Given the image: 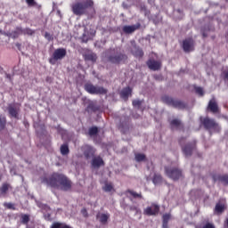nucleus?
Instances as JSON below:
<instances>
[{
    "mask_svg": "<svg viewBox=\"0 0 228 228\" xmlns=\"http://www.w3.org/2000/svg\"><path fill=\"white\" fill-rule=\"evenodd\" d=\"M61 224L60 223H54L51 228H61Z\"/></svg>",
    "mask_w": 228,
    "mask_h": 228,
    "instance_id": "obj_39",
    "label": "nucleus"
},
{
    "mask_svg": "<svg viewBox=\"0 0 228 228\" xmlns=\"http://www.w3.org/2000/svg\"><path fill=\"white\" fill-rule=\"evenodd\" d=\"M84 150H85V156L87 159L90 158V156H94V154H95V151L91 146L86 145L84 147Z\"/></svg>",
    "mask_w": 228,
    "mask_h": 228,
    "instance_id": "obj_17",
    "label": "nucleus"
},
{
    "mask_svg": "<svg viewBox=\"0 0 228 228\" xmlns=\"http://www.w3.org/2000/svg\"><path fill=\"white\" fill-rule=\"evenodd\" d=\"M61 228H70V226L66 225V224H61Z\"/></svg>",
    "mask_w": 228,
    "mask_h": 228,
    "instance_id": "obj_43",
    "label": "nucleus"
},
{
    "mask_svg": "<svg viewBox=\"0 0 228 228\" xmlns=\"http://www.w3.org/2000/svg\"><path fill=\"white\" fill-rule=\"evenodd\" d=\"M131 88L129 87H126L121 91V97L122 99H127V97H129V95H131Z\"/></svg>",
    "mask_w": 228,
    "mask_h": 228,
    "instance_id": "obj_18",
    "label": "nucleus"
},
{
    "mask_svg": "<svg viewBox=\"0 0 228 228\" xmlns=\"http://www.w3.org/2000/svg\"><path fill=\"white\" fill-rule=\"evenodd\" d=\"M214 181H221V183H224L225 184H228V175H221V176H214Z\"/></svg>",
    "mask_w": 228,
    "mask_h": 228,
    "instance_id": "obj_20",
    "label": "nucleus"
},
{
    "mask_svg": "<svg viewBox=\"0 0 228 228\" xmlns=\"http://www.w3.org/2000/svg\"><path fill=\"white\" fill-rule=\"evenodd\" d=\"M102 188L104 191H111L113 190V184L106 183Z\"/></svg>",
    "mask_w": 228,
    "mask_h": 228,
    "instance_id": "obj_29",
    "label": "nucleus"
},
{
    "mask_svg": "<svg viewBox=\"0 0 228 228\" xmlns=\"http://www.w3.org/2000/svg\"><path fill=\"white\" fill-rule=\"evenodd\" d=\"M67 55V50L64 48L56 49L53 53V60H63Z\"/></svg>",
    "mask_w": 228,
    "mask_h": 228,
    "instance_id": "obj_8",
    "label": "nucleus"
},
{
    "mask_svg": "<svg viewBox=\"0 0 228 228\" xmlns=\"http://www.w3.org/2000/svg\"><path fill=\"white\" fill-rule=\"evenodd\" d=\"M183 48L185 53H191V51H193V48H194L193 39L191 38L185 39L183 43Z\"/></svg>",
    "mask_w": 228,
    "mask_h": 228,
    "instance_id": "obj_7",
    "label": "nucleus"
},
{
    "mask_svg": "<svg viewBox=\"0 0 228 228\" xmlns=\"http://www.w3.org/2000/svg\"><path fill=\"white\" fill-rule=\"evenodd\" d=\"M133 106H134L135 108L142 106V101H140V100H134V101L133 102Z\"/></svg>",
    "mask_w": 228,
    "mask_h": 228,
    "instance_id": "obj_35",
    "label": "nucleus"
},
{
    "mask_svg": "<svg viewBox=\"0 0 228 228\" xmlns=\"http://www.w3.org/2000/svg\"><path fill=\"white\" fill-rule=\"evenodd\" d=\"M196 228H215V225L211 224H207L205 225L201 226H197Z\"/></svg>",
    "mask_w": 228,
    "mask_h": 228,
    "instance_id": "obj_37",
    "label": "nucleus"
},
{
    "mask_svg": "<svg viewBox=\"0 0 228 228\" xmlns=\"http://www.w3.org/2000/svg\"><path fill=\"white\" fill-rule=\"evenodd\" d=\"M166 175L170 179H173V181H177L179 177H181V170L177 168H168L166 167Z\"/></svg>",
    "mask_w": 228,
    "mask_h": 228,
    "instance_id": "obj_4",
    "label": "nucleus"
},
{
    "mask_svg": "<svg viewBox=\"0 0 228 228\" xmlns=\"http://www.w3.org/2000/svg\"><path fill=\"white\" fill-rule=\"evenodd\" d=\"M104 165V160L101 159V157H95L93 159L92 166L94 168H99V167H102Z\"/></svg>",
    "mask_w": 228,
    "mask_h": 228,
    "instance_id": "obj_11",
    "label": "nucleus"
},
{
    "mask_svg": "<svg viewBox=\"0 0 228 228\" xmlns=\"http://www.w3.org/2000/svg\"><path fill=\"white\" fill-rule=\"evenodd\" d=\"M61 153L63 156L69 154V146L67 144H63L61 146Z\"/></svg>",
    "mask_w": 228,
    "mask_h": 228,
    "instance_id": "obj_23",
    "label": "nucleus"
},
{
    "mask_svg": "<svg viewBox=\"0 0 228 228\" xmlns=\"http://www.w3.org/2000/svg\"><path fill=\"white\" fill-rule=\"evenodd\" d=\"M5 124H6V119L4 118L0 117V131H3V129H4Z\"/></svg>",
    "mask_w": 228,
    "mask_h": 228,
    "instance_id": "obj_33",
    "label": "nucleus"
},
{
    "mask_svg": "<svg viewBox=\"0 0 228 228\" xmlns=\"http://www.w3.org/2000/svg\"><path fill=\"white\" fill-rule=\"evenodd\" d=\"M159 213V206L156 204H152L151 207H148L144 209V215H148V216H152L154 215H158Z\"/></svg>",
    "mask_w": 228,
    "mask_h": 228,
    "instance_id": "obj_5",
    "label": "nucleus"
},
{
    "mask_svg": "<svg viewBox=\"0 0 228 228\" xmlns=\"http://www.w3.org/2000/svg\"><path fill=\"white\" fill-rule=\"evenodd\" d=\"M179 126H181V121L179 119H173L171 121L172 127H179Z\"/></svg>",
    "mask_w": 228,
    "mask_h": 228,
    "instance_id": "obj_30",
    "label": "nucleus"
},
{
    "mask_svg": "<svg viewBox=\"0 0 228 228\" xmlns=\"http://www.w3.org/2000/svg\"><path fill=\"white\" fill-rule=\"evenodd\" d=\"M128 193H130V195H132V197H134V198L142 197V195H140V194H138V193H136V192H134L133 191H128Z\"/></svg>",
    "mask_w": 228,
    "mask_h": 228,
    "instance_id": "obj_38",
    "label": "nucleus"
},
{
    "mask_svg": "<svg viewBox=\"0 0 228 228\" xmlns=\"http://www.w3.org/2000/svg\"><path fill=\"white\" fill-rule=\"evenodd\" d=\"M135 160L140 162V161H145V155L142 153H137L135 154Z\"/></svg>",
    "mask_w": 228,
    "mask_h": 228,
    "instance_id": "obj_27",
    "label": "nucleus"
},
{
    "mask_svg": "<svg viewBox=\"0 0 228 228\" xmlns=\"http://www.w3.org/2000/svg\"><path fill=\"white\" fill-rule=\"evenodd\" d=\"M43 183H45L48 186H52V188H58L59 190H70L72 188V182L69 180L65 175H59L54 173L48 179L44 178Z\"/></svg>",
    "mask_w": 228,
    "mask_h": 228,
    "instance_id": "obj_1",
    "label": "nucleus"
},
{
    "mask_svg": "<svg viewBox=\"0 0 228 228\" xmlns=\"http://www.w3.org/2000/svg\"><path fill=\"white\" fill-rule=\"evenodd\" d=\"M228 2V0H226Z\"/></svg>",
    "mask_w": 228,
    "mask_h": 228,
    "instance_id": "obj_45",
    "label": "nucleus"
},
{
    "mask_svg": "<svg viewBox=\"0 0 228 228\" xmlns=\"http://www.w3.org/2000/svg\"><path fill=\"white\" fill-rule=\"evenodd\" d=\"M71 8H72V12L75 15H83L86 9L94 8V1L86 0L83 4L77 3V4H72Z\"/></svg>",
    "mask_w": 228,
    "mask_h": 228,
    "instance_id": "obj_2",
    "label": "nucleus"
},
{
    "mask_svg": "<svg viewBox=\"0 0 228 228\" xmlns=\"http://www.w3.org/2000/svg\"><path fill=\"white\" fill-rule=\"evenodd\" d=\"M195 91L198 95H204V89H202V87H196Z\"/></svg>",
    "mask_w": 228,
    "mask_h": 228,
    "instance_id": "obj_34",
    "label": "nucleus"
},
{
    "mask_svg": "<svg viewBox=\"0 0 228 228\" xmlns=\"http://www.w3.org/2000/svg\"><path fill=\"white\" fill-rule=\"evenodd\" d=\"M96 218L98 221H100V224H104L108 222V218H110V214L98 213Z\"/></svg>",
    "mask_w": 228,
    "mask_h": 228,
    "instance_id": "obj_12",
    "label": "nucleus"
},
{
    "mask_svg": "<svg viewBox=\"0 0 228 228\" xmlns=\"http://www.w3.org/2000/svg\"><path fill=\"white\" fill-rule=\"evenodd\" d=\"M127 57L126 55H115V56H110L109 58V61H110V63H121V61H124L125 60H126Z\"/></svg>",
    "mask_w": 228,
    "mask_h": 228,
    "instance_id": "obj_10",
    "label": "nucleus"
},
{
    "mask_svg": "<svg viewBox=\"0 0 228 228\" xmlns=\"http://www.w3.org/2000/svg\"><path fill=\"white\" fill-rule=\"evenodd\" d=\"M85 90L88 92V94H106V89L104 87L94 86L92 84H86Z\"/></svg>",
    "mask_w": 228,
    "mask_h": 228,
    "instance_id": "obj_3",
    "label": "nucleus"
},
{
    "mask_svg": "<svg viewBox=\"0 0 228 228\" xmlns=\"http://www.w3.org/2000/svg\"><path fill=\"white\" fill-rule=\"evenodd\" d=\"M54 61H58V60L54 59V55H53V58L50 59V63H52V65H54Z\"/></svg>",
    "mask_w": 228,
    "mask_h": 228,
    "instance_id": "obj_40",
    "label": "nucleus"
},
{
    "mask_svg": "<svg viewBox=\"0 0 228 228\" xmlns=\"http://www.w3.org/2000/svg\"><path fill=\"white\" fill-rule=\"evenodd\" d=\"M195 149V144H188L185 147H183V151L185 156H191V151Z\"/></svg>",
    "mask_w": 228,
    "mask_h": 228,
    "instance_id": "obj_16",
    "label": "nucleus"
},
{
    "mask_svg": "<svg viewBox=\"0 0 228 228\" xmlns=\"http://www.w3.org/2000/svg\"><path fill=\"white\" fill-rule=\"evenodd\" d=\"M82 214L84 215V216H87L86 209H82Z\"/></svg>",
    "mask_w": 228,
    "mask_h": 228,
    "instance_id": "obj_44",
    "label": "nucleus"
},
{
    "mask_svg": "<svg viewBox=\"0 0 228 228\" xmlns=\"http://www.w3.org/2000/svg\"><path fill=\"white\" fill-rule=\"evenodd\" d=\"M133 54L134 56H136V58H142L143 56V51L140 48H134V50H133Z\"/></svg>",
    "mask_w": 228,
    "mask_h": 228,
    "instance_id": "obj_21",
    "label": "nucleus"
},
{
    "mask_svg": "<svg viewBox=\"0 0 228 228\" xmlns=\"http://www.w3.org/2000/svg\"><path fill=\"white\" fill-rule=\"evenodd\" d=\"M8 188H10V185L4 183L0 189V191L2 194L6 193V191H8Z\"/></svg>",
    "mask_w": 228,
    "mask_h": 228,
    "instance_id": "obj_31",
    "label": "nucleus"
},
{
    "mask_svg": "<svg viewBox=\"0 0 228 228\" xmlns=\"http://www.w3.org/2000/svg\"><path fill=\"white\" fill-rule=\"evenodd\" d=\"M168 220H170V214L163 216V228H167L168 225Z\"/></svg>",
    "mask_w": 228,
    "mask_h": 228,
    "instance_id": "obj_22",
    "label": "nucleus"
},
{
    "mask_svg": "<svg viewBox=\"0 0 228 228\" xmlns=\"http://www.w3.org/2000/svg\"><path fill=\"white\" fill-rule=\"evenodd\" d=\"M203 126H205L206 129H218V124H216L215 120L210 119L209 118H206L203 120Z\"/></svg>",
    "mask_w": 228,
    "mask_h": 228,
    "instance_id": "obj_6",
    "label": "nucleus"
},
{
    "mask_svg": "<svg viewBox=\"0 0 228 228\" xmlns=\"http://www.w3.org/2000/svg\"><path fill=\"white\" fill-rule=\"evenodd\" d=\"M5 206H6L9 209H12V208H13V204H12V203H7V204H5Z\"/></svg>",
    "mask_w": 228,
    "mask_h": 228,
    "instance_id": "obj_41",
    "label": "nucleus"
},
{
    "mask_svg": "<svg viewBox=\"0 0 228 228\" xmlns=\"http://www.w3.org/2000/svg\"><path fill=\"white\" fill-rule=\"evenodd\" d=\"M208 110H210L212 113H216L218 111V104H216V102L215 101V99L210 100L208 103Z\"/></svg>",
    "mask_w": 228,
    "mask_h": 228,
    "instance_id": "obj_15",
    "label": "nucleus"
},
{
    "mask_svg": "<svg viewBox=\"0 0 228 228\" xmlns=\"http://www.w3.org/2000/svg\"><path fill=\"white\" fill-rule=\"evenodd\" d=\"M161 181H163V178L160 176V175H155L153 177L152 182L155 184H159V183H161Z\"/></svg>",
    "mask_w": 228,
    "mask_h": 228,
    "instance_id": "obj_25",
    "label": "nucleus"
},
{
    "mask_svg": "<svg viewBox=\"0 0 228 228\" xmlns=\"http://www.w3.org/2000/svg\"><path fill=\"white\" fill-rule=\"evenodd\" d=\"M86 60H90L91 61H95L97 60V55L95 53H89L86 55Z\"/></svg>",
    "mask_w": 228,
    "mask_h": 228,
    "instance_id": "obj_26",
    "label": "nucleus"
},
{
    "mask_svg": "<svg viewBox=\"0 0 228 228\" xmlns=\"http://www.w3.org/2000/svg\"><path fill=\"white\" fill-rule=\"evenodd\" d=\"M26 3L28 6H35V4H37L35 0H26Z\"/></svg>",
    "mask_w": 228,
    "mask_h": 228,
    "instance_id": "obj_36",
    "label": "nucleus"
},
{
    "mask_svg": "<svg viewBox=\"0 0 228 228\" xmlns=\"http://www.w3.org/2000/svg\"><path fill=\"white\" fill-rule=\"evenodd\" d=\"M21 222H22V224H28V222H29V216H28L26 214H22L21 215Z\"/></svg>",
    "mask_w": 228,
    "mask_h": 228,
    "instance_id": "obj_32",
    "label": "nucleus"
},
{
    "mask_svg": "<svg viewBox=\"0 0 228 228\" xmlns=\"http://www.w3.org/2000/svg\"><path fill=\"white\" fill-rule=\"evenodd\" d=\"M45 37L47 40H51V35L49 33H45Z\"/></svg>",
    "mask_w": 228,
    "mask_h": 228,
    "instance_id": "obj_42",
    "label": "nucleus"
},
{
    "mask_svg": "<svg viewBox=\"0 0 228 228\" xmlns=\"http://www.w3.org/2000/svg\"><path fill=\"white\" fill-rule=\"evenodd\" d=\"M147 65L151 70H159L161 69V62L159 61L149 60Z\"/></svg>",
    "mask_w": 228,
    "mask_h": 228,
    "instance_id": "obj_9",
    "label": "nucleus"
},
{
    "mask_svg": "<svg viewBox=\"0 0 228 228\" xmlns=\"http://www.w3.org/2000/svg\"><path fill=\"white\" fill-rule=\"evenodd\" d=\"M138 28H140V25L124 26L123 31L126 34L134 33Z\"/></svg>",
    "mask_w": 228,
    "mask_h": 228,
    "instance_id": "obj_13",
    "label": "nucleus"
},
{
    "mask_svg": "<svg viewBox=\"0 0 228 228\" xmlns=\"http://www.w3.org/2000/svg\"><path fill=\"white\" fill-rule=\"evenodd\" d=\"M8 110L11 117H14V118H17V116L19 115V107L15 105H10Z\"/></svg>",
    "mask_w": 228,
    "mask_h": 228,
    "instance_id": "obj_14",
    "label": "nucleus"
},
{
    "mask_svg": "<svg viewBox=\"0 0 228 228\" xmlns=\"http://www.w3.org/2000/svg\"><path fill=\"white\" fill-rule=\"evenodd\" d=\"M99 129L96 126L91 127L89 129V134L90 136H95V134H97Z\"/></svg>",
    "mask_w": 228,
    "mask_h": 228,
    "instance_id": "obj_28",
    "label": "nucleus"
},
{
    "mask_svg": "<svg viewBox=\"0 0 228 228\" xmlns=\"http://www.w3.org/2000/svg\"><path fill=\"white\" fill-rule=\"evenodd\" d=\"M163 101H164V102H166V104H171L173 106H177V102L174 101V99H172L168 96H164Z\"/></svg>",
    "mask_w": 228,
    "mask_h": 228,
    "instance_id": "obj_19",
    "label": "nucleus"
},
{
    "mask_svg": "<svg viewBox=\"0 0 228 228\" xmlns=\"http://www.w3.org/2000/svg\"><path fill=\"white\" fill-rule=\"evenodd\" d=\"M224 209H225V205L220 203L216 204V213H223Z\"/></svg>",
    "mask_w": 228,
    "mask_h": 228,
    "instance_id": "obj_24",
    "label": "nucleus"
}]
</instances>
